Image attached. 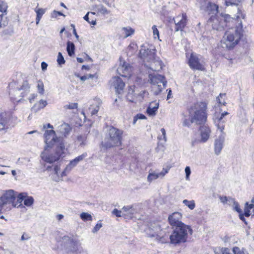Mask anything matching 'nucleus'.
<instances>
[{
  "label": "nucleus",
  "mask_w": 254,
  "mask_h": 254,
  "mask_svg": "<svg viewBox=\"0 0 254 254\" xmlns=\"http://www.w3.org/2000/svg\"><path fill=\"white\" fill-rule=\"evenodd\" d=\"M44 136L46 145L45 147V151L48 147H52L53 145L56 146V152L54 155L53 154L48 155L45 151L41 154V157L44 161L51 163L58 160L64 153V144L63 138L60 137H57L54 130H46Z\"/></svg>",
  "instance_id": "f257e3e1"
},
{
  "label": "nucleus",
  "mask_w": 254,
  "mask_h": 254,
  "mask_svg": "<svg viewBox=\"0 0 254 254\" xmlns=\"http://www.w3.org/2000/svg\"><path fill=\"white\" fill-rule=\"evenodd\" d=\"M200 5L201 10L208 12L209 14H212L207 20V24L211 26L213 29L219 31L223 30L225 25L224 21L222 19L220 20L216 15L218 12V6L208 0H200Z\"/></svg>",
  "instance_id": "f03ea898"
},
{
  "label": "nucleus",
  "mask_w": 254,
  "mask_h": 254,
  "mask_svg": "<svg viewBox=\"0 0 254 254\" xmlns=\"http://www.w3.org/2000/svg\"><path fill=\"white\" fill-rule=\"evenodd\" d=\"M123 130L113 126L107 129L104 140L101 142L103 148L108 149L120 147L122 144Z\"/></svg>",
  "instance_id": "7ed1b4c3"
},
{
  "label": "nucleus",
  "mask_w": 254,
  "mask_h": 254,
  "mask_svg": "<svg viewBox=\"0 0 254 254\" xmlns=\"http://www.w3.org/2000/svg\"><path fill=\"white\" fill-rule=\"evenodd\" d=\"M207 105L205 102H197L193 104L189 109V117L191 122L196 124H204L207 120Z\"/></svg>",
  "instance_id": "20e7f679"
},
{
  "label": "nucleus",
  "mask_w": 254,
  "mask_h": 254,
  "mask_svg": "<svg viewBox=\"0 0 254 254\" xmlns=\"http://www.w3.org/2000/svg\"><path fill=\"white\" fill-rule=\"evenodd\" d=\"M192 230L191 227L186 224L178 226L173 230L170 235V242L173 244H179L187 241L189 234L191 235Z\"/></svg>",
  "instance_id": "39448f33"
},
{
  "label": "nucleus",
  "mask_w": 254,
  "mask_h": 254,
  "mask_svg": "<svg viewBox=\"0 0 254 254\" xmlns=\"http://www.w3.org/2000/svg\"><path fill=\"white\" fill-rule=\"evenodd\" d=\"M9 94L10 98L13 101L19 102L21 98L24 97L29 92L30 86L27 81H24L22 85L19 87L16 82H11L8 85Z\"/></svg>",
  "instance_id": "423d86ee"
},
{
  "label": "nucleus",
  "mask_w": 254,
  "mask_h": 254,
  "mask_svg": "<svg viewBox=\"0 0 254 254\" xmlns=\"http://www.w3.org/2000/svg\"><path fill=\"white\" fill-rule=\"evenodd\" d=\"M155 50L146 49L142 47L139 52V57L144 62H150L149 68L153 71H159L162 69V62L159 60H155Z\"/></svg>",
  "instance_id": "0eeeda50"
},
{
  "label": "nucleus",
  "mask_w": 254,
  "mask_h": 254,
  "mask_svg": "<svg viewBox=\"0 0 254 254\" xmlns=\"http://www.w3.org/2000/svg\"><path fill=\"white\" fill-rule=\"evenodd\" d=\"M241 37L240 29H232L226 32L224 36V44L229 49L234 48L238 44Z\"/></svg>",
  "instance_id": "6e6552de"
},
{
  "label": "nucleus",
  "mask_w": 254,
  "mask_h": 254,
  "mask_svg": "<svg viewBox=\"0 0 254 254\" xmlns=\"http://www.w3.org/2000/svg\"><path fill=\"white\" fill-rule=\"evenodd\" d=\"M150 83L152 84V90L155 95H158L166 86L167 81L165 77L160 74L153 73L149 74Z\"/></svg>",
  "instance_id": "1a4fd4ad"
},
{
  "label": "nucleus",
  "mask_w": 254,
  "mask_h": 254,
  "mask_svg": "<svg viewBox=\"0 0 254 254\" xmlns=\"http://www.w3.org/2000/svg\"><path fill=\"white\" fill-rule=\"evenodd\" d=\"M1 203L4 207H6V209H11V207H16L17 203L15 202L16 199V195L13 190H8L6 191L0 197Z\"/></svg>",
  "instance_id": "9d476101"
},
{
  "label": "nucleus",
  "mask_w": 254,
  "mask_h": 254,
  "mask_svg": "<svg viewBox=\"0 0 254 254\" xmlns=\"http://www.w3.org/2000/svg\"><path fill=\"white\" fill-rule=\"evenodd\" d=\"M62 239L66 244V250L67 253H77L81 248L79 241L73 237L64 236Z\"/></svg>",
  "instance_id": "9b49d317"
},
{
  "label": "nucleus",
  "mask_w": 254,
  "mask_h": 254,
  "mask_svg": "<svg viewBox=\"0 0 254 254\" xmlns=\"http://www.w3.org/2000/svg\"><path fill=\"white\" fill-rule=\"evenodd\" d=\"M60 170V166L59 165L48 166L46 168V170L52 171V179L55 182H59L62 180L63 178L66 176L68 173L67 171L66 170V167L62 172Z\"/></svg>",
  "instance_id": "f8f14e48"
},
{
  "label": "nucleus",
  "mask_w": 254,
  "mask_h": 254,
  "mask_svg": "<svg viewBox=\"0 0 254 254\" xmlns=\"http://www.w3.org/2000/svg\"><path fill=\"white\" fill-rule=\"evenodd\" d=\"M182 214L179 212H175L170 215L168 217V221L172 227H178V226H182V224H185L182 222Z\"/></svg>",
  "instance_id": "ddd939ff"
},
{
  "label": "nucleus",
  "mask_w": 254,
  "mask_h": 254,
  "mask_svg": "<svg viewBox=\"0 0 254 254\" xmlns=\"http://www.w3.org/2000/svg\"><path fill=\"white\" fill-rule=\"evenodd\" d=\"M138 212L136 205H127L123 207V217L125 219H131L134 215Z\"/></svg>",
  "instance_id": "4468645a"
},
{
  "label": "nucleus",
  "mask_w": 254,
  "mask_h": 254,
  "mask_svg": "<svg viewBox=\"0 0 254 254\" xmlns=\"http://www.w3.org/2000/svg\"><path fill=\"white\" fill-rule=\"evenodd\" d=\"M187 15L185 13L179 15L174 18V21L176 25L175 30H182L186 26L187 23Z\"/></svg>",
  "instance_id": "2eb2a0df"
},
{
  "label": "nucleus",
  "mask_w": 254,
  "mask_h": 254,
  "mask_svg": "<svg viewBox=\"0 0 254 254\" xmlns=\"http://www.w3.org/2000/svg\"><path fill=\"white\" fill-rule=\"evenodd\" d=\"M199 130L200 136L199 142L201 143L206 142L209 138L211 132L210 127L207 126H201Z\"/></svg>",
  "instance_id": "dca6fc26"
},
{
  "label": "nucleus",
  "mask_w": 254,
  "mask_h": 254,
  "mask_svg": "<svg viewBox=\"0 0 254 254\" xmlns=\"http://www.w3.org/2000/svg\"><path fill=\"white\" fill-rule=\"evenodd\" d=\"M225 134L221 133L214 141V152L216 155H219L223 149L225 141Z\"/></svg>",
  "instance_id": "f3484780"
},
{
  "label": "nucleus",
  "mask_w": 254,
  "mask_h": 254,
  "mask_svg": "<svg viewBox=\"0 0 254 254\" xmlns=\"http://www.w3.org/2000/svg\"><path fill=\"white\" fill-rule=\"evenodd\" d=\"M189 64L192 69L202 70L204 68L197 56L193 54L191 55L189 60Z\"/></svg>",
  "instance_id": "a211bd4d"
},
{
  "label": "nucleus",
  "mask_w": 254,
  "mask_h": 254,
  "mask_svg": "<svg viewBox=\"0 0 254 254\" xmlns=\"http://www.w3.org/2000/svg\"><path fill=\"white\" fill-rule=\"evenodd\" d=\"M87 154L84 153L82 154L77 156L72 160H71L68 164L66 166V170L67 171V173H69L70 171L75 167L79 162L82 161L86 156Z\"/></svg>",
  "instance_id": "6ab92c4d"
},
{
  "label": "nucleus",
  "mask_w": 254,
  "mask_h": 254,
  "mask_svg": "<svg viewBox=\"0 0 254 254\" xmlns=\"http://www.w3.org/2000/svg\"><path fill=\"white\" fill-rule=\"evenodd\" d=\"M167 173L168 171L164 169H163L160 173L151 170L149 171V174L147 176V181L149 182H151L158 178H163Z\"/></svg>",
  "instance_id": "aec40b11"
},
{
  "label": "nucleus",
  "mask_w": 254,
  "mask_h": 254,
  "mask_svg": "<svg viewBox=\"0 0 254 254\" xmlns=\"http://www.w3.org/2000/svg\"><path fill=\"white\" fill-rule=\"evenodd\" d=\"M71 130V127L68 124L64 123L58 127L57 132L64 137H66L70 132Z\"/></svg>",
  "instance_id": "412c9836"
},
{
  "label": "nucleus",
  "mask_w": 254,
  "mask_h": 254,
  "mask_svg": "<svg viewBox=\"0 0 254 254\" xmlns=\"http://www.w3.org/2000/svg\"><path fill=\"white\" fill-rule=\"evenodd\" d=\"M113 84L117 92L120 94L125 87V83L120 77H115L113 78Z\"/></svg>",
  "instance_id": "4be33fe9"
},
{
  "label": "nucleus",
  "mask_w": 254,
  "mask_h": 254,
  "mask_svg": "<svg viewBox=\"0 0 254 254\" xmlns=\"http://www.w3.org/2000/svg\"><path fill=\"white\" fill-rule=\"evenodd\" d=\"M130 67L127 64L124 62L118 67L117 71L122 76H126V74H128L130 72Z\"/></svg>",
  "instance_id": "5701e85b"
},
{
  "label": "nucleus",
  "mask_w": 254,
  "mask_h": 254,
  "mask_svg": "<svg viewBox=\"0 0 254 254\" xmlns=\"http://www.w3.org/2000/svg\"><path fill=\"white\" fill-rule=\"evenodd\" d=\"M134 33V30L130 27H123L121 29V36L123 38H127Z\"/></svg>",
  "instance_id": "b1692460"
},
{
  "label": "nucleus",
  "mask_w": 254,
  "mask_h": 254,
  "mask_svg": "<svg viewBox=\"0 0 254 254\" xmlns=\"http://www.w3.org/2000/svg\"><path fill=\"white\" fill-rule=\"evenodd\" d=\"M214 122L218 129L220 130L222 133H224L223 131L225 127L226 121L224 119H222V117H218L214 119Z\"/></svg>",
  "instance_id": "393cba45"
},
{
  "label": "nucleus",
  "mask_w": 254,
  "mask_h": 254,
  "mask_svg": "<svg viewBox=\"0 0 254 254\" xmlns=\"http://www.w3.org/2000/svg\"><path fill=\"white\" fill-rule=\"evenodd\" d=\"M134 86H133V87L130 86L128 89L127 94V100L128 101L131 102H133L134 100L136 98V95L134 93Z\"/></svg>",
  "instance_id": "a878e982"
},
{
  "label": "nucleus",
  "mask_w": 254,
  "mask_h": 254,
  "mask_svg": "<svg viewBox=\"0 0 254 254\" xmlns=\"http://www.w3.org/2000/svg\"><path fill=\"white\" fill-rule=\"evenodd\" d=\"M251 209H253V215H254V204H249V202H247L245 204L244 214L246 217H249L252 214V213H250Z\"/></svg>",
  "instance_id": "bb28decb"
},
{
  "label": "nucleus",
  "mask_w": 254,
  "mask_h": 254,
  "mask_svg": "<svg viewBox=\"0 0 254 254\" xmlns=\"http://www.w3.org/2000/svg\"><path fill=\"white\" fill-rule=\"evenodd\" d=\"M214 252L215 254H230V250L227 248H215Z\"/></svg>",
  "instance_id": "cd10ccee"
},
{
  "label": "nucleus",
  "mask_w": 254,
  "mask_h": 254,
  "mask_svg": "<svg viewBox=\"0 0 254 254\" xmlns=\"http://www.w3.org/2000/svg\"><path fill=\"white\" fill-rule=\"evenodd\" d=\"M75 46L74 44L70 41L67 43L66 50L69 56H72L74 54Z\"/></svg>",
  "instance_id": "c85d7f7f"
},
{
  "label": "nucleus",
  "mask_w": 254,
  "mask_h": 254,
  "mask_svg": "<svg viewBox=\"0 0 254 254\" xmlns=\"http://www.w3.org/2000/svg\"><path fill=\"white\" fill-rule=\"evenodd\" d=\"M26 195L25 193H21L18 194L17 198V202H16L17 204V207H23L25 208L24 206L21 204V202L23 200H24L25 198L26 197Z\"/></svg>",
  "instance_id": "c756f323"
},
{
  "label": "nucleus",
  "mask_w": 254,
  "mask_h": 254,
  "mask_svg": "<svg viewBox=\"0 0 254 254\" xmlns=\"http://www.w3.org/2000/svg\"><path fill=\"white\" fill-rule=\"evenodd\" d=\"M94 9L97 12H99L103 14H106L109 13V11L107 9V8L101 4L96 5L95 6Z\"/></svg>",
  "instance_id": "7c9ffc66"
},
{
  "label": "nucleus",
  "mask_w": 254,
  "mask_h": 254,
  "mask_svg": "<svg viewBox=\"0 0 254 254\" xmlns=\"http://www.w3.org/2000/svg\"><path fill=\"white\" fill-rule=\"evenodd\" d=\"M37 15L36 18V23L38 25L39 23L40 20L42 18V15L45 13V10L43 8H39L35 10Z\"/></svg>",
  "instance_id": "2f4dec72"
},
{
  "label": "nucleus",
  "mask_w": 254,
  "mask_h": 254,
  "mask_svg": "<svg viewBox=\"0 0 254 254\" xmlns=\"http://www.w3.org/2000/svg\"><path fill=\"white\" fill-rule=\"evenodd\" d=\"M86 140L87 135L85 134L79 135L77 137V141L81 146H84L86 145Z\"/></svg>",
  "instance_id": "473e14b6"
},
{
  "label": "nucleus",
  "mask_w": 254,
  "mask_h": 254,
  "mask_svg": "<svg viewBox=\"0 0 254 254\" xmlns=\"http://www.w3.org/2000/svg\"><path fill=\"white\" fill-rule=\"evenodd\" d=\"M183 203L191 210H193L195 207V202L193 200H188L185 199L183 200Z\"/></svg>",
  "instance_id": "72a5a7b5"
},
{
  "label": "nucleus",
  "mask_w": 254,
  "mask_h": 254,
  "mask_svg": "<svg viewBox=\"0 0 254 254\" xmlns=\"http://www.w3.org/2000/svg\"><path fill=\"white\" fill-rule=\"evenodd\" d=\"M159 107L158 104H155V106L151 108L150 106L148 107L147 109V112L148 114L150 116H153L155 114L156 112L157 111Z\"/></svg>",
  "instance_id": "f704fd0d"
},
{
  "label": "nucleus",
  "mask_w": 254,
  "mask_h": 254,
  "mask_svg": "<svg viewBox=\"0 0 254 254\" xmlns=\"http://www.w3.org/2000/svg\"><path fill=\"white\" fill-rule=\"evenodd\" d=\"M8 8V5L6 2L0 0V12L6 14Z\"/></svg>",
  "instance_id": "c9c22d12"
},
{
  "label": "nucleus",
  "mask_w": 254,
  "mask_h": 254,
  "mask_svg": "<svg viewBox=\"0 0 254 254\" xmlns=\"http://www.w3.org/2000/svg\"><path fill=\"white\" fill-rule=\"evenodd\" d=\"M80 216L81 219L84 221H91L92 220V216L87 212H82Z\"/></svg>",
  "instance_id": "e433bc0d"
},
{
  "label": "nucleus",
  "mask_w": 254,
  "mask_h": 254,
  "mask_svg": "<svg viewBox=\"0 0 254 254\" xmlns=\"http://www.w3.org/2000/svg\"><path fill=\"white\" fill-rule=\"evenodd\" d=\"M37 89L38 92L41 94L43 95L44 93V86L43 82L41 80H39L37 83Z\"/></svg>",
  "instance_id": "4c0bfd02"
},
{
  "label": "nucleus",
  "mask_w": 254,
  "mask_h": 254,
  "mask_svg": "<svg viewBox=\"0 0 254 254\" xmlns=\"http://www.w3.org/2000/svg\"><path fill=\"white\" fill-rule=\"evenodd\" d=\"M99 107L98 105H91L89 108V111L90 113V114H91V115H94L97 113V112L99 111Z\"/></svg>",
  "instance_id": "58836bf2"
},
{
  "label": "nucleus",
  "mask_w": 254,
  "mask_h": 254,
  "mask_svg": "<svg viewBox=\"0 0 254 254\" xmlns=\"http://www.w3.org/2000/svg\"><path fill=\"white\" fill-rule=\"evenodd\" d=\"M33 202L34 198L32 196H27L24 200V204L27 206H31Z\"/></svg>",
  "instance_id": "ea45409f"
},
{
  "label": "nucleus",
  "mask_w": 254,
  "mask_h": 254,
  "mask_svg": "<svg viewBox=\"0 0 254 254\" xmlns=\"http://www.w3.org/2000/svg\"><path fill=\"white\" fill-rule=\"evenodd\" d=\"M47 105V102L46 100H40L37 105H35L34 108H36L38 106L37 110H39L41 109H43Z\"/></svg>",
  "instance_id": "a19ab883"
},
{
  "label": "nucleus",
  "mask_w": 254,
  "mask_h": 254,
  "mask_svg": "<svg viewBox=\"0 0 254 254\" xmlns=\"http://www.w3.org/2000/svg\"><path fill=\"white\" fill-rule=\"evenodd\" d=\"M7 124V120L5 118H3L1 115H0V130L5 128Z\"/></svg>",
  "instance_id": "79ce46f5"
},
{
  "label": "nucleus",
  "mask_w": 254,
  "mask_h": 254,
  "mask_svg": "<svg viewBox=\"0 0 254 254\" xmlns=\"http://www.w3.org/2000/svg\"><path fill=\"white\" fill-rule=\"evenodd\" d=\"M57 61L58 64L61 66L65 64V61L64 57L63 56L61 52L58 53Z\"/></svg>",
  "instance_id": "37998d69"
},
{
  "label": "nucleus",
  "mask_w": 254,
  "mask_h": 254,
  "mask_svg": "<svg viewBox=\"0 0 254 254\" xmlns=\"http://www.w3.org/2000/svg\"><path fill=\"white\" fill-rule=\"evenodd\" d=\"M152 30L154 38L155 39H156V38L159 39V32L158 29L157 28L156 26L153 25L152 27Z\"/></svg>",
  "instance_id": "c03bdc74"
},
{
  "label": "nucleus",
  "mask_w": 254,
  "mask_h": 254,
  "mask_svg": "<svg viewBox=\"0 0 254 254\" xmlns=\"http://www.w3.org/2000/svg\"><path fill=\"white\" fill-rule=\"evenodd\" d=\"M78 107V104L76 103H71L69 104L64 106V108L65 109H76Z\"/></svg>",
  "instance_id": "a18cd8bd"
},
{
  "label": "nucleus",
  "mask_w": 254,
  "mask_h": 254,
  "mask_svg": "<svg viewBox=\"0 0 254 254\" xmlns=\"http://www.w3.org/2000/svg\"><path fill=\"white\" fill-rule=\"evenodd\" d=\"M90 14V12H88L87 14L84 16L83 18L85 20L87 21L89 23L95 25L96 24V20L92 19L91 21H89V14Z\"/></svg>",
  "instance_id": "49530a36"
},
{
  "label": "nucleus",
  "mask_w": 254,
  "mask_h": 254,
  "mask_svg": "<svg viewBox=\"0 0 254 254\" xmlns=\"http://www.w3.org/2000/svg\"><path fill=\"white\" fill-rule=\"evenodd\" d=\"M195 123V122H191V119L190 120L185 118L183 122V126L184 127H190L191 124Z\"/></svg>",
  "instance_id": "de8ad7c7"
},
{
  "label": "nucleus",
  "mask_w": 254,
  "mask_h": 254,
  "mask_svg": "<svg viewBox=\"0 0 254 254\" xmlns=\"http://www.w3.org/2000/svg\"><path fill=\"white\" fill-rule=\"evenodd\" d=\"M112 213L118 217H123V215H122L123 208L121 210H119L115 208L113 210Z\"/></svg>",
  "instance_id": "09e8293b"
},
{
  "label": "nucleus",
  "mask_w": 254,
  "mask_h": 254,
  "mask_svg": "<svg viewBox=\"0 0 254 254\" xmlns=\"http://www.w3.org/2000/svg\"><path fill=\"white\" fill-rule=\"evenodd\" d=\"M240 2L239 0H230L226 1V4L227 6L233 5H238Z\"/></svg>",
  "instance_id": "8fccbe9b"
},
{
  "label": "nucleus",
  "mask_w": 254,
  "mask_h": 254,
  "mask_svg": "<svg viewBox=\"0 0 254 254\" xmlns=\"http://www.w3.org/2000/svg\"><path fill=\"white\" fill-rule=\"evenodd\" d=\"M233 210H235L239 214L242 212L241 209L240 208L239 204L238 202H236L232 206Z\"/></svg>",
  "instance_id": "3c124183"
},
{
  "label": "nucleus",
  "mask_w": 254,
  "mask_h": 254,
  "mask_svg": "<svg viewBox=\"0 0 254 254\" xmlns=\"http://www.w3.org/2000/svg\"><path fill=\"white\" fill-rule=\"evenodd\" d=\"M233 252L234 254H245L243 250H240L238 247H235L233 248Z\"/></svg>",
  "instance_id": "603ef678"
},
{
  "label": "nucleus",
  "mask_w": 254,
  "mask_h": 254,
  "mask_svg": "<svg viewBox=\"0 0 254 254\" xmlns=\"http://www.w3.org/2000/svg\"><path fill=\"white\" fill-rule=\"evenodd\" d=\"M102 227V224L101 222H98L97 223V224L95 225V226L93 228L92 232L93 233H95L97 232Z\"/></svg>",
  "instance_id": "864d4df0"
},
{
  "label": "nucleus",
  "mask_w": 254,
  "mask_h": 254,
  "mask_svg": "<svg viewBox=\"0 0 254 254\" xmlns=\"http://www.w3.org/2000/svg\"><path fill=\"white\" fill-rule=\"evenodd\" d=\"M185 173H186V179L187 180H189L190 176L191 173V170H190V167L189 166H187L185 168Z\"/></svg>",
  "instance_id": "5fc2aeb1"
},
{
  "label": "nucleus",
  "mask_w": 254,
  "mask_h": 254,
  "mask_svg": "<svg viewBox=\"0 0 254 254\" xmlns=\"http://www.w3.org/2000/svg\"><path fill=\"white\" fill-rule=\"evenodd\" d=\"M161 133H162V136H159L158 138L161 140L162 139V137H163V139L166 141L167 138H166V131L165 129L164 128H162L160 130Z\"/></svg>",
  "instance_id": "6e6d98bb"
},
{
  "label": "nucleus",
  "mask_w": 254,
  "mask_h": 254,
  "mask_svg": "<svg viewBox=\"0 0 254 254\" xmlns=\"http://www.w3.org/2000/svg\"><path fill=\"white\" fill-rule=\"evenodd\" d=\"M146 117L145 116L143 115V114H137L134 118V119H133V124H135L137 121V120L138 119H145Z\"/></svg>",
  "instance_id": "4d7b16f0"
},
{
  "label": "nucleus",
  "mask_w": 254,
  "mask_h": 254,
  "mask_svg": "<svg viewBox=\"0 0 254 254\" xmlns=\"http://www.w3.org/2000/svg\"><path fill=\"white\" fill-rule=\"evenodd\" d=\"M52 15L53 17H57L58 16H64L65 17V15H64L62 12L57 11L56 10H54Z\"/></svg>",
  "instance_id": "13d9d810"
},
{
  "label": "nucleus",
  "mask_w": 254,
  "mask_h": 254,
  "mask_svg": "<svg viewBox=\"0 0 254 254\" xmlns=\"http://www.w3.org/2000/svg\"><path fill=\"white\" fill-rule=\"evenodd\" d=\"M156 238L162 243H164L167 242L166 239L163 236H161L157 234L156 235Z\"/></svg>",
  "instance_id": "bf43d9fd"
},
{
  "label": "nucleus",
  "mask_w": 254,
  "mask_h": 254,
  "mask_svg": "<svg viewBox=\"0 0 254 254\" xmlns=\"http://www.w3.org/2000/svg\"><path fill=\"white\" fill-rule=\"evenodd\" d=\"M219 198L220 199L221 202L223 203V204H226L228 202V198L226 196H219Z\"/></svg>",
  "instance_id": "052dcab7"
},
{
  "label": "nucleus",
  "mask_w": 254,
  "mask_h": 254,
  "mask_svg": "<svg viewBox=\"0 0 254 254\" xmlns=\"http://www.w3.org/2000/svg\"><path fill=\"white\" fill-rule=\"evenodd\" d=\"M236 202L235 199L232 197H228V202L227 203L230 206H233V205Z\"/></svg>",
  "instance_id": "680f3d73"
},
{
  "label": "nucleus",
  "mask_w": 254,
  "mask_h": 254,
  "mask_svg": "<svg viewBox=\"0 0 254 254\" xmlns=\"http://www.w3.org/2000/svg\"><path fill=\"white\" fill-rule=\"evenodd\" d=\"M30 237L29 236V235L26 233H24L22 236H21V241H24V240H27L28 239H30Z\"/></svg>",
  "instance_id": "e2e57ef3"
},
{
  "label": "nucleus",
  "mask_w": 254,
  "mask_h": 254,
  "mask_svg": "<svg viewBox=\"0 0 254 254\" xmlns=\"http://www.w3.org/2000/svg\"><path fill=\"white\" fill-rule=\"evenodd\" d=\"M244 214H242V212L239 214V218L240 220L243 221L246 224H247V222L246 220V219L244 217Z\"/></svg>",
  "instance_id": "0e129e2a"
},
{
  "label": "nucleus",
  "mask_w": 254,
  "mask_h": 254,
  "mask_svg": "<svg viewBox=\"0 0 254 254\" xmlns=\"http://www.w3.org/2000/svg\"><path fill=\"white\" fill-rule=\"evenodd\" d=\"M47 66H48V64L47 63H46L45 62H43L42 63H41V68H42V69L43 70H45L47 69Z\"/></svg>",
  "instance_id": "69168bd1"
},
{
  "label": "nucleus",
  "mask_w": 254,
  "mask_h": 254,
  "mask_svg": "<svg viewBox=\"0 0 254 254\" xmlns=\"http://www.w3.org/2000/svg\"><path fill=\"white\" fill-rule=\"evenodd\" d=\"M37 97V95L35 94H31L30 97L29 98V100L30 103H32V101L36 98Z\"/></svg>",
  "instance_id": "338daca9"
},
{
  "label": "nucleus",
  "mask_w": 254,
  "mask_h": 254,
  "mask_svg": "<svg viewBox=\"0 0 254 254\" xmlns=\"http://www.w3.org/2000/svg\"><path fill=\"white\" fill-rule=\"evenodd\" d=\"M77 253L78 254H88L87 252L84 250L82 248H81L79 250H78Z\"/></svg>",
  "instance_id": "774afa93"
}]
</instances>
